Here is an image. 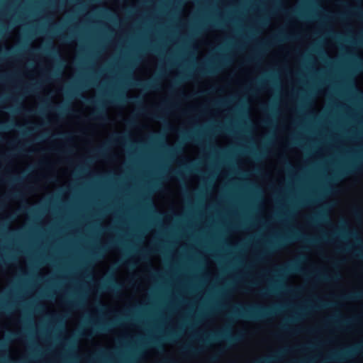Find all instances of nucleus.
<instances>
[{
  "label": "nucleus",
  "instance_id": "ddd939ff",
  "mask_svg": "<svg viewBox=\"0 0 363 363\" xmlns=\"http://www.w3.org/2000/svg\"><path fill=\"white\" fill-rule=\"evenodd\" d=\"M346 298L350 299V300H357L363 298V293L362 292H355L345 296Z\"/></svg>",
  "mask_w": 363,
  "mask_h": 363
},
{
  "label": "nucleus",
  "instance_id": "c03bdc74",
  "mask_svg": "<svg viewBox=\"0 0 363 363\" xmlns=\"http://www.w3.org/2000/svg\"><path fill=\"white\" fill-rule=\"evenodd\" d=\"M87 101H88L89 103H93V102H94L92 100H89V99H87Z\"/></svg>",
  "mask_w": 363,
  "mask_h": 363
},
{
  "label": "nucleus",
  "instance_id": "39448f33",
  "mask_svg": "<svg viewBox=\"0 0 363 363\" xmlns=\"http://www.w3.org/2000/svg\"><path fill=\"white\" fill-rule=\"evenodd\" d=\"M361 169L362 166L359 163H352L342 169L339 173V176H346L355 174L359 172Z\"/></svg>",
  "mask_w": 363,
  "mask_h": 363
},
{
  "label": "nucleus",
  "instance_id": "6ab92c4d",
  "mask_svg": "<svg viewBox=\"0 0 363 363\" xmlns=\"http://www.w3.org/2000/svg\"><path fill=\"white\" fill-rule=\"evenodd\" d=\"M216 71V69L214 68H212L211 67L210 69H200V72L201 73H203V74H206V73H214Z\"/></svg>",
  "mask_w": 363,
  "mask_h": 363
},
{
  "label": "nucleus",
  "instance_id": "a211bd4d",
  "mask_svg": "<svg viewBox=\"0 0 363 363\" xmlns=\"http://www.w3.org/2000/svg\"><path fill=\"white\" fill-rule=\"evenodd\" d=\"M325 218H326V216H325V214L319 213L315 217L311 218V223H315L317 220L318 218L323 220V219H325Z\"/></svg>",
  "mask_w": 363,
  "mask_h": 363
},
{
  "label": "nucleus",
  "instance_id": "37998d69",
  "mask_svg": "<svg viewBox=\"0 0 363 363\" xmlns=\"http://www.w3.org/2000/svg\"><path fill=\"white\" fill-rule=\"evenodd\" d=\"M15 126H16V127H18V128H20V127H21V125H20L19 124H17V123H16V124H15Z\"/></svg>",
  "mask_w": 363,
  "mask_h": 363
},
{
  "label": "nucleus",
  "instance_id": "e433bc0d",
  "mask_svg": "<svg viewBox=\"0 0 363 363\" xmlns=\"http://www.w3.org/2000/svg\"><path fill=\"white\" fill-rule=\"evenodd\" d=\"M296 318H291L289 319L288 321H290V322H294V320H296Z\"/></svg>",
  "mask_w": 363,
  "mask_h": 363
},
{
  "label": "nucleus",
  "instance_id": "412c9836",
  "mask_svg": "<svg viewBox=\"0 0 363 363\" xmlns=\"http://www.w3.org/2000/svg\"><path fill=\"white\" fill-rule=\"evenodd\" d=\"M177 337V334L174 332H171L166 336V338L169 340H173Z\"/></svg>",
  "mask_w": 363,
  "mask_h": 363
},
{
  "label": "nucleus",
  "instance_id": "f8f14e48",
  "mask_svg": "<svg viewBox=\"0 0 363 363\" xmlns=\"http://www.w3.org/2000/svg\"><path fill=\"white\" fill-rule=\"evenodd\" d=\"M120 101L133 103L135 104H140V100L138 96H131V97H125V98H120L118 99Z\"/></svg>",
  "mask_w": 363,
  "mask_h": 363
},
{
  "label": "nucleus",
  "instance_id": "4be33fe9",
  "mask_svg": "<svg viewBox=\"0 0 363 363\" xmlns=\"http://www.w3.org/2000/svg\"><path fill=\"white\" fill-rule=\"evenodd\" d=\"M343 233H346L347 235L352 236L357 238V235L355 232H346L345 230L342 231Z\"/></svg>",
  "mask_w": 363,
  "mask_h": 363
},
{
  "label": "nucleus",
  "instance_id": "6e6552de",
  "mask_svg": "<svg viewBox=\"0 0 363 363\" xmlns=\"http://www.w3.org/2000/svg\"><path fill=\"white\" fill-rule=\"evenodd\" d=\"M281 352H279L273 355L259 359L258 360H257L256 362H255L253 363H272V362H275L279 359V357L281 354Z\"/></svg>",
  "mask_w": 363,
  "mask_h": 363
},
{
  "label": "nucleus",
  "instance_id": "f3484780",
  "mask_svg": "<svg viewBox=\"0 0 363 363\" xmlns=\"http://www.w3.org/2000/svg\"><path fill=\"white\" fill-rule=\"evenodd\" d=\"M46 51L48 54L51 55H53V56H56L57 55H58V51L57 50V49L54 47V46H50V48H48L46 49Z\"/></svg>",
  "mask_w": 363,
  "mask_h": 363
},
{
  "label": "nucleus",
  "instance_id": "f704fd0d",
  "mask_svg": "<svg viewBox=\"0 0 363 363\" xmlns=\"http://www.w3.org/2000/svg\"><path fill=\"white\" fill-rule=\"evenodd\" d=\"M298 363H311V361H302V362H300Z\"/></svg>",
  "mask_w": 363,
  "mask_h": 363
},
{
  "label": "nucleus",
  "instance_id": "ea45409f",
  "mask_svg": "<svg viewBox=\"0 0 363 363\" xmlns=\"http://www.w3.org/2000/svg\"><path fill=\"white\" fill-rule=\"evenodd\" d=\"M264 123L268 125L269 123V121H264Z\"/></svg>",
  "mask_w": 363,
  "mask_h": 363
},
{
  "label": "nucleus",
  "instance_id": "a18cd8bd",
  "mask_svg": "<svg viewBox=\"0 0 363 363\" xmlns=\"http://www.w3.org/2000/svg\"><path fill=\"white\" fill-rule=\"evenodd\" d=\"M14 180H15V181H19V180H20V178H16Z\"/></svg>",
  "mask_w": 363,
  "mask_h": 363
},
{
  "label": "nucleus",
  "instance_id": "473e14b6",
  "mask_svg": "<svg viewBox=\"0 0 363 363\" xmlns=\"http://www.w3.org/2000/svg\"><path fill=\"white\" fill-rule=\"evenodd\" d=\"M99 153L100 155H104V149H100V150H99Z\"/></svg>",
  "mask_w": 363,
  "mask_h": 363
},
{
  "label": "nucleus",
  "instance_id": "58836bf2",
  "mask_svg": "<svg viewBox=\"0 0 363 363\" xmlns=\"http://www.w3.org/2000/svg\"><path fill=\"white\" fill-rule=\"evenodd\" d=\"M254 60H255V59H253V58H249V59H248V61H249V62H252V61H253Z\"/></svg>",
  "mask_w": 363,
  "mask_h": 363
},
{
  "label": "nucleus",
  "instance_id": "423d86ee",
  "mask_svg": "<svg viewBox=\"0 0 363 363\" xmlns=\"http://www.w3.org/2000/svg\"><path fill=\"white\" fill-rule=\"evenodd\" d=\"M301 269L298 262H294L289 265L279 269V272L281 274H286L289 272H301Z\"/></svg>",
  "mask_w": 363,
  "mask_h": 363
},
{
  "label": "nucleus",
  "instance_id": "0eeeda50",
  "mask_svg": "<svg viewBox=\"0 0 363 363\" xmlns=\"http://www.w3.org/2000/svg\"><path fill=\"white\" fill-rule=\"evenodd\" d=\"M113 325V323L108 322L106 323H95L93 324V331L98 332H106L108 331L110 328Z\"/></svg>",
  "mask_w": 363,
  "mask_h": 363
},
{
  "label": "nucleus",
  "instance_id": "a878e982",
  "mask_svg": "<svg viewBox=\"0 0 363 363\" xmlns=\"http://www.w3.org/2000/svg\"><path fill=\"white\" fill-rule=\"evenodd\" d=\"M151 116L154 119H160V120L162 119V117L161 116H159V115H157L156 113L151 114Z\"/></svg>",
  "mask_w": 363,
  "mask_h": 363
},
{
  "label": "nucleus",
  "instance_id": "b1692460",
  "mask_svg": "<svg viewBox=\"0 0 363 363\" xmlns=\"http://www.w3.org/2000/svg\"><path fill=\"white\" fill-rule=\"evenodd\" d=\"M337 235V233H334L331 235V237L330 238H328V237L325 236L323 238L324 240H332L335 237H336V235Z\"/></svg>",
  "mask_w": 363,
  "mask_h": 363
},
{
  "label": "nucleus",
  "instance_id": "2eb2a0df",
  "mask_svg": "<svg viewBox=\"0 0 363 363\" xmlns=\"http://www.w3.org/2000/svg\"><path fill=\"white\" fill-rule=\"evenodd\" d=\"M183 349H184V351L188 354H196L199 352H200L199 349H195L190 346H185V347H184Z\"/></svg>",
  "mask_w": 363,
  "mask_h": 363
},
{
  "label": "nucleus",
  "instance_id": "4468645a",
  "mask_svg": "<svg viewBox=\"0 0 363 363\" xmlns=\"http://www.w3.org/2000/svg\"><path fill=\"white\" fill-rule=\"evenodd\" d=\"M91 116L95 118V119H97V120H106L107 118L106 116H104L101 111L99 110V109H97L96 111H95L94 112H93L91 113Z\"/></svg>",
  "mask_w": 363,
  "mask_h": 363
},
{
  "label": "nucleus",
  "instance_id": "f257e3e1",
  "mask_svg": "<svg viewBox=\"0 0 363 363\" xmlns=\"http://www.w3.org/2000/svg\"><path fill=\"white\" fill-rule=\"evenodd\" d=\"M274 308H269L260 305L238 304L233 314L236 317L249 318L252 320H261L275 313Z\"/></svg>",
  "mask_w": 363,
  "mask_h": 363
},
{
  "label": "nucleus",
  "instance_id": "4c0bfd02",
  "mask_svg": "<svg viewBox=\"0 0 363 363\" xmlns=\"http://www.w3.org/2000/svg\"><path fill=\"white\" fill-rule=\"evenodd\" d=\"M175 174H177V175H181L180 172H178V171L175 172Z\"/></svg>",
  "mask_w": 363,
  "mask_h": 363
},
{
  "label": "nucleus",
  "instance_id": "de8ad7c7",
  "mask_svg": "<svg viewBox=\"0 0 363 363\" xmlns=\"http://www.w3.org/2000/svg\"><path fill=\"white\" fill-rule=\"evenodd\" d=\"M361 14L363 15V10L361 11Z\"/></svg>",
  "mask_w": 363,
  "mask_h": 363
},
{
  "label": "nucleus",
  "instance_id": "393cba45",
  "mask_svg": "<svg viewBox=\"0 0 363 363\" xmlns=\"http://www.w3.org/2000/svg\"><path fill=\"white\" fill-rule=\"evenodd\" d=\"M68 304L72 306H74V307H78L80 306V303L78 301L69 302V303H68Z\"/></svg>",
  "mask_w": 363,
  "mask_h": 363
},
{
  "label": "nucleus",
  "instance_id": "c9c22d12",
  "mask_svg": "<svg viewBox=\"0 0 363 363\" xmlns=\"http://www.w3.org/2000/svg\"><path fill=\"white\" fill-rule=\"evenodd\" d=\"M4 347V345L3 344H0V351L2 350Z\"/></svg>",
  "mask_w": 363,
  "mask_h": 363
},
{
  "label": "nucleus",
  "instance_id": "dca6fc26",
  "mask_svg": "<svg viewBox=\"0 0 363 363\" xmlns=\"http://www.w3.org/2000/svg\"><path fill=\"white\" fill-rule=\"evenodd\" d=\"M114 245L113 242H111L108 245H104L99 248V252L96 253L97 255H101V252H105L108 248L111 247Z\"/></svg>",
  "mask_w": 363,
  "mask_h": 363
},
{
  "label": "nucleus",
  "instance_id": "72a5a7b5",
  "mask_svg": "<svg viewBox=\"0 0 363 363\" xmlns=\"http://www.w3.org/2000/svg\"><path fill=\"white\" fill-rule=\"evenodd\" d=\"M124 139H125V138H124V137H120V138L118 137V138H117V140H123Z\"/></svg>",
  "mask_w": 363,
  "mask_h": 363
},
{
  "label": "nucleus",
  "instance_id": "bb28decb",
  "mask_svg": "<svg viewBox=\"0 0 363 363\" xmlns=\"http://www.w3.org/2000/svg\"><path fill=\"white\" fill-rule=\"evenodd\" d=\"M60 135L62 136H63L65 138H66L67 140L71 139L70 135L69 133H60Z\"/></svg>",
  "mask_w": 363,
  "mask_h": 363
},
{
  "label": "nucleus",
  "instance_id": "2f4dec72",
  "mask_svg": "<svg viewBox=\"0 0 363 363\" xmlns=\"http://www.w3.org/2000/svg\"><path fill=\"white\" fill-rule=\"evenodd\" d=\"M355 214H356L357 216H359L360 214H361V211L357 210V211H356Z\"/></svg>",
  "mask_w": 363,
  "mask_h": 363
},
{
  "label": "nucleus",
  "instance_id": "79ce46f5",
  "mask_svg": "<svg viewBox=\"0 0 363 363\" xmlns=\"http://www.w3.org/2000/svg\"><path fill=\"white\" fill-rule=\"evenodd\" d=\"M62 38H64V39H67V38H67V36H65V35H62Z\"/></svg>",
  "mask_w": 363,
  "mask_h": 363
},
{
  "label": "nucleus",
  "instance_id": "c85d7f7f",
  "mask_svg": "<svg viewBox=\"0 0 363 363\" xmlns=\"http://www.w3.org/2000/svg\"><path fill=\"white\" fill-rule=\"evenodd\" d=\"M282 41V39L279 37H276L274 39V43H277V42H281Z\"/></svg>",
  "mask_w": 363,
  "mask_h": 363
},
{
  "label": "nucleus",
  "instance_id": "9d476101",
  "mask_svg": "<svg viewBox=\"0 0 363 363\" xmlns=\"http://www.w3.org/2000/svg\"><path fill=\"white\" fill-rule=\"evenodd\" d=\"M315 278L320 281H329L333 279H337L340 278V276L336 275L334 277H329L328 274L325 273L316 272L315 274Z\"/></svg>",
  "mask_w": 363,
  "mask_h": 363
},
{
  "label": "nucleus",
  "instance_id": "a19ab883",
  "mask_svg": "<svg viewBox=\"0 0 363 363\" xmlns=\"http://www.w3.org/2000/svg\"><path fill=\"white\" fill-rule=\"evenodd\" d=\"M286 165H287V167H291V164H290V163H289V162H286Z\"/></svg>",
  "mask_w": 363,
  "mask_h": 363
},
{
  "label": "nucleus",
  "instance_id": "aec40b11",
  "mask_svg": "<svg viewBox=\"0 0 363 363\" xmlns=\"http://www.w3.org/2000/svg\"><path fill=\"white\" fill-rule=\"evenodd\" d=\"M335 323H340V325H342V326H347L350 325V320H348V319H345V320H341L340 323H338L337 320H335Z\"/></svg>",
  "mask_w": 363,
  "mask_h": 363
},
{
  "label": "nucleus",
  "instance_id": "c756f323",
  "mask_svg": "<svg viewBox=\"0 0 363 363\" xmlns=\"http://www.w3.org/2000/svg\"><path fill=\"white\" fill-rule=\"evenodd\" d=\"M12 198H16L19 196L18 193H13L10 195Z\"/></svg>",
  "mask_w": 363,
  "mask_h": 363
},
{
  "label": "nucleus",
  "instance_id": "49530a36",
  "mask_svg": "<svg viewBox=\"0 0 363 363\" xmlns=\"http://www.w3.org/2000/svg\"><path fill=\"white\" fill-rule=\"evenodd\" d=\"M284 38L285 39H289V36H284Z\"/></svg>",
  "mask_w": 363,
  "mask_h": 363
},
{
  "label": "nucleus",
  "instance_id": "7ed1b4c3",
  "mask_svg": "<svg viewBox=\"0 0 363 363\" xmlns=\"http://www.w3.org/2000/svg\"><path fill=\"white\" fill-rule=\"evenodd\" d=\"M242 336V333H238L237 335H231L229 333L228 330H225L222 332H219L217 333H214L211 335V339L213 340H220L225 339L227 342L230 344H233L235 342H238Z\"/></svg>",
  "mask_w": 363,
  "mask_h": 363
},
{
  "label": "nucleus",
  "instance_id": "cd10ccee",
  "mask_svg": "<svg viewBox=\"0 0 363 363\" xmlns=\"http://www.w3.org/2000/svg\"><path fill=\"white\" fill-rule=\"evenodd\" d=\"M329 306V303H321L318 306H317L318 308H325V307H328Z\"/></svg>",
  "mask_w": 363,
  "mask_h": 363
},
{
  "label": "nucleus",
  "instance_id": "20e7f679",
  "mask_svg": "<svg viewBox=\"0 0 363 363\" xmlns=\"http://www.w3.org/2000/svg\"><path fill=\"white\" fill-rule=\"evenodd\" d=\"M303 238L305 241L310 242V243H315L317 242L318 240L316 239H307L305 237L301 235V234L296 231L291 233L289 235L284 236L279 238V241L277 242V245L278 247H282L284 244L294 240H298Z\"/></svg>",
  "mask_w": 363,
  "mask_h": 363
},
{
  "label": "nucleus",
  "instance_id": "9b49d317",
  "mask_svg": "<svg viewBox=\"0 0 363 363\" xmlns=\"http://www.w3.org/2000/svg\"><path fill=\"white\" fill-rule=\"evenodd\" d=\"M135 85L143 87L144 89L148 90L156 88V85L153 82H148L147 83H141L138 80L135 83Z\"/></svg>",
  "mask_w": 363,
  "mask_h": 363
},
{
  "label": "nucleus",
  "instance_id": "1a4fd4ad",
  "mask_svg": "<svg viewBox=\"0 0 363 363\" xmlns=\"http://www.w3.org/2000/svg\"><path fill=\"white\" fill-rule=\"evenodd\" d=\"M122 285L118 284L114 279H111L107 284H104L103 288L106 289H112L113 291H118L121 289Z\"/></svg>",
  "mask_w": 363,
  "mask_h": 363
},
{
  "label": "nucleus",
  "instance_id": "5701e85b",
  "mask_svg": "<svg viewBox=\"0 0 363 363\" xmlns=\"http://www.w3.org/2000/svg\"><path fill=\"white\" fill-rule=\"evenodd\" d=\"M279 328L281 331H288L289 330V325L286 323L282 324Z\"/></svg>",
  "mask_w": 363,
  "mask_h": 363
},
{
  "label": "nucleus",
  "instance_id": "f03ea898",
  "mask_svg": "<svg viewBox=\"0 0 363 363\" xmlns=\"http://www.w3.org/2000/svg\"><path fill=\"white\" fill-rule=\"evenodd\" d=\"M358 352L363 354V345H359L354 347L347 349L341 352H334L320 359L321 363H327L330 362H345L349 357Z\"/></svg>",
  "mask_w": 363,
  "mask_h": 363
},
{
  "label": "nucleus",
  "instance_id": "7c9ffc66",
  "mask_svg": "<svg viewBox=\"0 0 363 363\" xmlns=\"http://www.w3.org/2000/svg\"><path fill=\"white\" fill-rule=\"evenodd\" d=\"M202 341H203L204 343H206V344H207V343H208V342H209V341H210V338H206V339H205V340H202Z\"/></svg>",
  "mask_w": 363,
  "mask_h": 363
}]
</instances>
